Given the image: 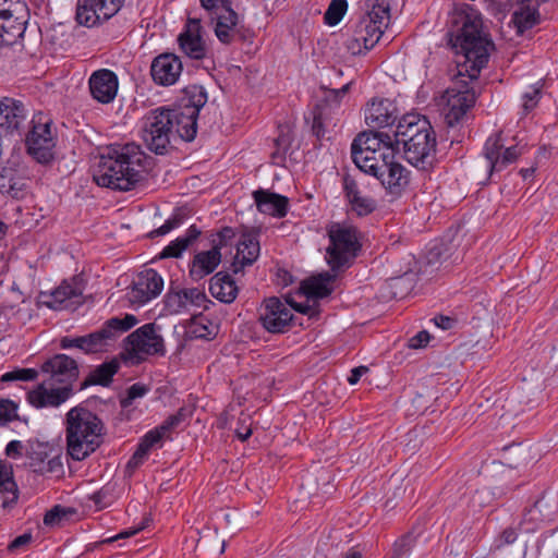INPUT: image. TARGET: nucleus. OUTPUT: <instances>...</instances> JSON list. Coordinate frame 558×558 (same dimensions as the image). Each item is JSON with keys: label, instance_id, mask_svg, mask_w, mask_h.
<instances>
[{"label": "nucleus", "instance_id": "obj_37", "mask_svg": "<svg viewBox=\"0 0 558 558\" xmlns=\"http://www.w3.org/2000/svg\"><path fill=\"white\" fill-rule=\"evenodd\" d=\"M355 29L365 37V41L368 48H374V46L379 41L380 37L384 34V28L381 26H377L369 20H361Z\"/></svg>", "mask_w": 558, "mask_h": 558}, {"label": "nucleus", "instance_id": "obj_44", "mask_svg": "<svg viewBox=\"0 0 558 558\" xmlns=\"http://www.w3.org/2000/svg\"><path fill=\"white\" fill-rule=\"evenodd\" d=\"M183 221H184V216L178 210V211L173 213L172 216L169 219H167L162 226L153 230L149 233V236L156 238V236L166 235L170 231L179 228L183 223Z\"/></svg>", "mask_w": 558, "mask_h": 558}, {"label": "nucleus", "instance_id": "obj_42", "mask_svg": "<svg viewBox=\"0 0 558 558\" xmlns=\"http://www.w3.org/2000/svg\"><path fill=\"white\" fill-rule=\"evenodd\" d=\"M415 543V537L411 533H407L399 537L393 546L391 558H407Z\"/></svg>", "mask_w": 558, "mask_h": 558}, {"label": "nucleus", "instance_id": "obj_57", "mask_svg": "<svg viewBox=\"0 0 558 558\" xmlns=\"http://www.w3.org/2000/svg\"><path fill=\"white\" fill-rule=\"evenodd\" d=\"M23 444L20 440H11L5 447V454L17 459L22 456Z\"/></svg>", "mask_w": 558, "mask_h": 558}, {"label": "nucleus", "instance_id": "obj_38", "mask_svg": "<svg viewBox=\"0 0 558 558\" xmlns=\"http://www.w3.org/2000/svg\"><path fill=\"white\" fill-rule=\"evenodd\" d=\"M327 278L319 276L318 278H312L306 281L303 286L304 292L314 298H325L330 294L331 290L329 288L330 276L326 275Z\"/></svg>", "mask_w": 558, "mask_h": 558}, {"label": "nucleus", "instance_id": "obj_29", "mask_svg": "<svg viewBox=\"0 0 558 558\" xmlns=\"http://www.w3.org/2000/svg\"><path fill=\"white\" fill-rule=\"evenodd\" d=\"M259 252L258 235L255 232H244L236 243L234 272L239 271L238 265L241 267L253 265L257 260Z\"/></svg>", "mask_w": 558, "mask_h": 558}, {"label": "nucleus", "instance_id": "obj_25", "mask_svg": "<svg viewBox=\"0 0 558 558\" xmlns=\"http://www.w3.org/2000/svg\"><path fill=\"white\" fill-rule=\"evenodd\" d=\"M343 192L351 210L357 216H367L375 210L376 202L362 194L357 182L350 174L343 177Z\"/></svg>", "mask_w": 558, "mask_h": 558}, {"label": "nucleus", "instance_id": "obj_47", "mask_svg": "<svg viewBox=\"0 0 558 558\" xmlns=\"http://www.w3.org/2000/svg\"><path fill=\"white\" fill-rule=\"evenodd\" d=\"M17 405L9 399H0V426L14 421L17 417Z\"/></svg>", "mask_w": 558, "mask_h": 558}, {"label": "nucleus", "instance_id": "obj_10", "mask_svg": "<svg viewBox=\"0 0 558 558\" xmlns=\"http://www.w3.org/2000/svg\"><path fill=\"white\" fill-rule=\"evenodd\" d=\"M183 93L180 105L173 109L181 117L179 125L185 129L183 132L185 142H192L197 133L199 111L207 102V93L201 85H190L184 88Z\"/></svg>", "mask_w": 558, "mask_h": 558}, {"label": "nucleus", "instance_id": "obj_8", "mask_svg": "<svg viewBox=\"0 0 558 558\" xmlns=\"http://www.w3.org/2000/svg\"><path fill=\"white\" fill-rule=\"evenodd\" d=\"M33 126L26 136L27 153L39 163H49L54 158L56 134L52 122L39 116L34 118Z\"/></svg>", "mask_w": 558, "mask_h": 558}, {"label": "nucleus", "instance_id": "obj_19", "mask_svg": "<svg viewBox=\"0 0 558 558\" xmlns=\"http://www.w3.org/2000/svg\"><path fill=\"white\" fill-rule=\"evenodd\" d=\"M88 86L95 100L100 104H110L117 96L118 76L111 70L100 69L90 75Z\"/></svg>", "mask_w": 558, "mask_h": 558}, {"label": "nucleus", "instance_id": "obj_17", "mask_svg": "<svg viewBox=\"0 0 558 558\" xmlns=\"http://www.w3.org/2000/svg\"><path fill=\"white\" fill-rule=\"evenodd\" d=\"M377 180L390 195L399 197L410 185L411 171L402 163L396 161L393 157L388 161L386 167L383 168Z\"/></svg>", "mask_w": 558, "mask_h": 558}, {"label": "nucleus", "instance_id": "obj_58", "mask_svg": "<svg viewBox=\"0 0 558 558\" xmlns=\"http://www.w3.org/2000/svg\"><path fill=\"white\" fill-rule=\"evenodd\" d=\"M434 323L440 329L449 330L454 327V325L457 324V320L449 316L438 315L434 318Z\"/></svg>", "mask_w": 558, "mask_h": 558}, {"label": "nucleus", "instance_id": "obj_51", "mask_svg": "<svg viewBox=\"0 0 558 558\" xmlns=\"http://www.w3.org/2000/svg\"><path fill=\"white\" fill-rule=\"evenodd\" d=\"M215 34L217 38L226 45H229L234 39V29L230 28L227 24H222V22H217L215 27Z\"/></svg>", "mask_w": 558, "mask_h": 558}, {"label": "nucleus", "instance_id": "obj_56", "mask_svg": "<svg viewBox=\"0 0 558 558\" xmlns=\"http://www.w3.org/2000/svg\"><path fill=\"white\" fill-rule=\"evenodd\" d=\"M106 499L107 492L105 489H100L90 496V500L94 502L97 510H102L109 506V501Z\"/></svg>", "mask_w": 558, "mask_h": 558}, {"label": "nucleus", "instance_id": "obj_4", "mask_svg": "<svg viewBox=\"0 0 558 558\" xmlns=\"http://www.w3.org/2000/svg\"><path fill=\"white\" fill-rule=\"evenodd\" d=\"M104 424L92 411L74 407L66 413V452L75 461H83L102 442Z\"/></svg>", "mask_w": 558, "mask_h": 558}, {"label": "nucleus", "instance_id": "obj_27", "mask_svg": "<svg viewBox=\"0 0 558 558\" xmlns=\"http://www.w3.org/2000/svg\"><path fill=\"white\" fill-rule=\"evenodd\" d=\"M386 147L396 151L395 137L384 132H363L353 140L351 151L386 153Z\"/></svg>", "mask_w": 558, "mask_h": 558}, {"label": "nucleus", "instance_id": "obj_28", "mask_svg": "<svg viewBox=\"0 0 558 558\" xmlns=\"http://www.w3.org/2000/svg\"><path fill=\"white\" fill-rule=\"evenodd\" d=\"M221 262V252L217 247L198 252L190 264L189 274L194 281L202 280L213 274Z\"/></svg>", "mask_w": 558, "mask_h": 558}, {"label": "nucleus", "instance_id": "obj_14", "mask_svg": "<svg viewBox=\"0 0 558 558\" xmlns=\"http://www.w3.org/2000/svg\"><path fill=\"white\" fill-rule=\"evenodd\" d=\"M41 372L48 375L49 386L72 387L78 377V366L74 359L66 354H56L41 365Z\"/></svg>", "mask_w": 558, "mask_h": 558}, {"label": "nucleus", "instance_id": "obj_7", "mask_svg": "<svg viewBox=\"0 0 558 558\" xmlns=\"http://www.w3.org/2000/svg\"><path fill=\"white\" fill-rule=\"evenodd\" d=\"M329 245L326 260L332 271H341L352 266L362 251V232L350 223L332 222L327 228Z\"/></svg>", "mask_w": 558, "mask_h": 558}, {"label": "nucleus", "instance_id": "obj_12", "mask_svg": "<svg viewBox=\"0 0 558 558\" xmlns=\"http://www.w3.org/2000/svg\"><path fill=\"white\" fill-rule=\"evenodd\" d=\"M125 0H78L76 21L80 25L94 27L114 16Z\"/></svg>", "mask_w": 558, "mask_h": 558}, {"label": "nucleus", "instance_id": "obj_6", "mask_svg": "<svg viewBox=\"0 0 558 558\" xmlns=\"http://www.w3.org/2000/svg\"><path fill=\"white\" fill-rule=\"evenodd\" d=\"M136 324L137 318L132 314H126L123 318L112 317L106 320L99 329L90 333L61 338L60 348L63 350L78 349L84 354L108 352L120 335L130 330Z\"/></svg>", "mask_w": 558, "mask_h": 558}, {"label": "nucleus", "instance_id": "obj_34", "mask_svg": "<svg viewBox=\"0 0 558 558\" xmlns=\"http://www.w3.org/2000/svg\"><path fill=\"white\" fill-rule=\"evenodd\" d=\"M81 295V289L68 282H63L50 294V301H47L46 304L52 310L61 311L68 308L70 305L69 303Z\"/></svg>", "mask_w": 558, "mask_h": 558}, {"label": "nucleus", "instance_id": "obj_32", "mask_svg": "<svg viewBox=\"0 0 558 558\" xmlns=\"http://www.w3.org/2000/svg\"><path fill=\"white\" fill-rule=\"evenodd\" d=\"M0 494L3 497V507L15 504L19 497L17 485L13 478V468L4 460H0Z\"/></svg>", "mask_w": 558, "mask_h": 558}, {"label": "nucleus", "instance_id": "obj_5", "mask_svg": "<svg viewBox=\"0 0 558 558\" xmlns=\"http://www.w3.org/2000/svg\"><path fill=\"white\" fill-rule=\"evenodd\" d=\"M179 120L181 117L173 108L162 106L148 111L142 119V138L147 148L165 155L175 136L185 142V129L179 125Z\"/></svg>", "mask_w": 558, "mask_h": 558}, {"label": "nucleus", "instance_id": "obj_40", "mask_svg": "<svg viewBox=\"0 0 558 558\" xmlns=\"http://www.w3.org/2000/svg\"><path fill=\"white\" fill-rule=\"evenodd\" d=\"M348 10L347 0H332L324 15L325 24L335 26L340 23Z\"/></svg>", "mask_w": 558, "mask_h": 558}, {"label": "nucleus", "instance_id": "obj_46", "mask_svg": "<svg viewBox=\"0 0 558 558\" xmlns=\"http://www.w3.org/2000/svg\"><path fill=\"white\" fill-rule=\"evenodd\" d=\"M185 420V414L183 409H180L177 413L168 416L159 426H157L161 433L170 438V434L173 429L179 427L183 421Z\"/></svg>", "mask_w": 558, "mask_h": 558}, {"label": "nucleus", "instance_id": "obj_60", "mask_svg": "<svg viewBox=\"0 0 558 558\" xmlns=\"http://www.w3.org/2000/svg\"><path fill=\"white\" fill-rule=\"evenodd\" d=\"M217 22H222V24H227L230 28L234 29L238 23V15L233 10L227 9V14L219 16Z\"/></svg>", "mask_w": 558, "mask_h": 558}, {"label": "nucleus", "instance_id": "obj_22", "mask_svg": "<svg viewBox=\"0 0 558 558\" xmlns=\"http://www.w3.org/2000/svg\"><path fill=\"white\" fill-rule=\"evenodd\" d=\"M202 26L198 20L189 19L178 41L182 51L192 59L201 60L206 56L205 43L201 35Z\"/></svg>", "mask_w": 558, "mask_h": 558}, {"label": "nucleus", "instance_id": "obj_33", "mask_svg": "<svg viewBox=\"0 0 558 558\" xmlns=\"http://www.w3.org/2000/svg\"><path fill=\"white\" fill-rule=\"evenodd\" d=\"M26 191L25 180L15 170L3 168L0 172V193L12 198H22Z\"/></svg>", "mask_w": 558, "mask_h": 558}, {"label": "nucleus", "instance_id": "obj_1", "mask_svg": "<svg viewBox=\"0 0 558 558\" xmlns=\"http://www.w3.org/2000/svg\"><path fill=\"white\" fill-rule=\"evenodd\" d=\"M449 43L456 54L457 73L441 95L440 104L448 125L453 126L474 107L475 84L495 44L484 27L482 14L470 5L454 13Z\"/></svg>", "mask_w": 558, "mask_h": 558}, {"label": "nucleus", "instance_id": "obj_18", "mask_svg": "<svg viewBox=\"0 0 558 558\" xmlns=\"http://www.w3.org/2000/svg\"><path fill=\"white\" fill-rule=\"evenodd\" d=\"M72 391L73 387L49 386L48 381L44 380L27 393V400L37 409L59 407L70 398Z\"/></svg>", "mask_w": 558, "mask_h": 558}, {"label": "nucleus", "instance_id": "obj_36", "mask_svg": "<svg viewBox=\"0 0 558 558\" xmlns=\"http://www.w3.org/2000/svg\"><path fill=\"white\" fill-rule=\"evenodd\" d=\"M293 135L288 126H280L279 134L274 140L275 150L270 155L271 162L276 166H283L290 150Z\"/></svg>", "mask_w": 558, "mask_h": 558}, {"label": "nucleus", "instance_id": "obj_9", "mask_svg": "<svg viewBox=\"0 0 558 558\" xmlns=\"http://www.w3.org/2000/svg\"><path fill=\"white\" fill-rule=\"evenodd\" d=\"M525 153V146L515 144L505 147L501 133L490 135L483 147L482 156L486 161V169L489 178L506 170L517 162L520 156Z\"/></svg>", "mask_w": 558, "mask_h": 558}, {"label": "nucleus", "instance_id": "obj_45", "mask_svg": "<svg viewBox=\"0 0 558 558\" xmlns=\"http://www.w3.org/2000/svg\"><path fill=\"white\" fill-rule=\"evenodd\" d=\"M345 47L348 51L353 56L362 54L372 48H368L365 37H362L360 33L354 28V32L350 38H348L345 43Z\"/></svg>", "mask_w": 558, "mask_h": 558}, {"label": "nucleus", "instance_id": "obj_35", "mask_svg": "<svg viewBox=\"0 0 558 558\" xmlns=\"http://www.w3.org/2000/svg\"><path fill=\"white\" fill-rule=\"evenodd\" d=\"M120 363L116 359L98 365L89 373L83 387H87L89 385L109 386L112 381V377L118 373Z\"/></svg>", "mask_w": 558, "mask_h": 558}, {"label": "nucleus", "instance_id": "obj_13", "mask_svg": "<svg viewBox=\"0 0 558 558\" xmlns=\"http://www.w3.org/2000/svg\"><path fill=\"white\" fill-rule=\"evenodd\" d=\"M129 352L141 359L143 355L163 354V339L157 333L155 324H145L126 337Z\"/></svg>", "mask_w": 558, "mask_h": 558}, {"label": "nucleus", "instance_id": "obj_50", "mask_svg": "<svg viewBox=\"0 0 558 558\" xmlns=\"http://www.w3.org/2000/svg\"><path fill=\"white\" fill-rule=\"evenodd\" d=\"M149 391L148 387L144 384L136 383L129 387L126 397L121 401L122 407H130L132 402L144 397Z\"/></svg>", "mask_w": 558, "mask_h": 558}, {"label": "nucleus", "instance_id": "obj_64", "mask_svg": "<svg viewBox=\"0 0 558 558\" xmlns=\"http://www.w3.org/2000/svg\"><path fill=\"white\" fill-rule=\"evenodd\" d=\"M228 3V0H201L202 7L208 11L226 8Z\"/></svg>", "mask_w": 558, "mask_h": 558}, {"label": "nucleus", "instance_id": "obj_2", "mask_svg": "<svg viewBox=\"0 0 558 558\" xmlns=\"http://www.w3.org/2000/svg\"><path fill=\"white\" fill-rule=\"evenodd\" d=\"M148 157L140 145H111L100 156L93 178L97 185L130 191L144 179Z\"/></svg>", "mask_w": 558, "mask_h": 558}, {"label": "nucleus", "instance_id": "obj_39", "mask_svg": "<svg viewBox=\"0 0 558 558\" xmlns=\"http://www.w3.org/2000/svg\"><path fill=\"white\" fill-rule=\"evenodd\" d=\"M363 20H369L375 25L381 26L385 29L390 20L389 4L385 1L373 3L371 11Z\"/></svg>", "mask_w": 558, "mask_h": 558}, {"label": "nucleus", "instance_id": "obj_49", "mask_svg": "<svg viewBox=\"0 0 558 558\" xmlns=\"http://www.w3.org/2000/svg\"><path fill=\"white\" fill-rule=\"evenodd\" d=\"M541 87L532 86L530 90L525 92L522 96L524 113L531 112L541 99Z\"/></svg>", "mask_w": 558, "mask_h": 558}, {"label": "nucleus", "instance_id": "obj_43", "mask_svg": "<svg viewBox=\"0 0 558 558\" xmlns=\"http://www.w3.org/2000/svg\"><path fill=\"white\" fill-rule=\"evenodd\" d=\"M38 377V372L35 368H15L7 372L1 376V381H33Z\"/></svg>", "mask_w": 558, "mask_h": 558}, {"label": "nucleus", "instance_id": "obj_26", "mask_svg": "<svg viewBox=\"0 0 558 558\" xmlns=\"http://www.w3.org/2000/svg\"><path fill=\"white\" fill-rule=\"evenodd\" d=\"M253 198L259 213L282 218L288 213L289 201L286 196L267 190H256Z\"/></svg>", "mask_w": 558, "mask_h": 558}, {"label": "nucleus", "instance_id": "obj_55", "mask_svg": "<svg viewBox=\"0 0 558 558\" xmlns=\"http://www.w3.org/2000/svg\"><path fill=\"white\" fill-rule=\"evenodd\" d=\"M31 541H32V534H29V533H24L22 535H19L8 545V550L13 553V551L26 546L27 544H29Z\"/></svg>", "mask_w": 558, "mask_h": 558}, {"label": "nucleus", "instance_id": "obj_53", "mask_svg": "<svg viewBox=\"0 0 558 558\" xmlns=\"http://www.w3.org/2000/svg\"><path fill=\"white\" fill-rule=\"evenodd\" d=\"M519 23L524 28H532L538 23L539 14L535 11L522 12L519 16Z\"/></svg>", "mask_w": 558, "mask_h": 558}, {"label": "nucleus", "instance_id": "obj_24", "mask_svg": "<svg viewBox=\"0 0 558 558\" xmlns=\"http://www.w3.org/2000/svg\"><path fill=\"white\" fill-rule=\"evenodd\" d=\"M352 159L356 167L374 178H378L383 168L386 167L388 161L395 157L393 149L386 147V153H373L369 150L365 151H351Z\"/></svg>", "mask_w": 558, "mask_h": 558}, {"label": "nucleus", "instance_id": "obj_21", "mask_svg": "<svg viewBox=\"0 0 558 558\" xmlns=\"http://www.w3.org/2000/svg\"><path fill=\"white\" fill-rule=\"evenodd\" d=\"M207 296L198 288L182 289L179 291H169L165 298V305L172 314L181 313L190 306L205 307Z\"/></svg>", "mask_w": 558, "mask_h": 558}, {"label": "nucleus", "instance_id": "obj_59", "mask_svg": "<svg viewBox=\"0 0 558 558\" xmlns=\"http://www.w3.org/2000/svg\"><path fill=\"white\" fill-rule=\"evenodd\" d=\"M147 458V454L145 452H142L141 449L137 447L131 459L129 460L126 468L128 469H136L138 468Z\"/></svg>", "mask_w": 558, "mask_h": 558}, {"label": "nucleus", "instance_id": "obj_41", "mask_svg": "<svg viewBox=\"0 0 558 558\" xmlns=\"http://www.w3.org/2000/svg\"><path fill=\"white\" fill-rule=\"evenodd\" d=\"M167 438L158 427L148 430L140 440L138 448L148 454L154 448H161L162 440Z\"/></svg>", "mask_w": 558, "mask_h": 558}, {"label": "nucleus", "instance_id": "obj_15", "mask_svg": "<svg viewBox=\"0 0 558 558\" xmlns=\"http://www.w3.org/2000/svg\"><path fill=\"white\" fill-rule=\"evenodd\" d=\"M162 289V277L155 269L148 268L137 275L128 292V298L134 305H144L157 298Z\"/></svg>", "mask_w": 558, "mask_h": 558}, {"label": "nucleus", "instance_id": "obj_48", "mask_svg": "<svg viewBox=\"0 0 558 558\" xmlns=\"http://www.w3.org/2000/svg\"><path fill=\"white\" fill-rule=\"evenodd\" d=\"M235 239V230L231 227H223L213 240V247H217L219 252L228 245H231Z\"/></svg>", "mask_w": 558, "mask_h": 558}, {"label": "nucleus", "instance_id": "obj_16", "mask_svg": "<svg viewBox=\"0 0 558 558\" xmlns=\"http://www.w3.org/2000/svg\"><path fill=\"white\" fill-rule=\"evenodd\" d=\"M183 71L181 59L170 52L155 57L150 64V76L156 85L168 87L174 85Z\"/></svg>", "mask_w": 558, "mask_h": 558}, {"label": "nucleus", "instance_id": "obj_62", "mask_svg": "<svg viewBox=\"0 0 558 558\" xmlns=\"http://www.w3.org/2000/svg\"><path fill=\"white\" fill-rule=\"evenodd\" d=\"M247 417H245L242 422V420L239 421V424L242 423V426L240 427H236L235 428V434H236V437L241 440V441H245L250 438V436L252 435V428L250 425H244V423L246 422Z\"/></svg>", "mask_w": 558, "mask_h": 558}, {"label": "nucleus", "instance_id": "obj_3", "mask_svg": "<svg viewBox=\"0 0 558 558\" xmlns=\"http://www.w3.org/2000/svg\"><path fill=\"white\" fill-rule=\"evenodd\" d=\"M436 135L429 121L418 114H405L395 131L396 151H403L404 159L421 170H427L435 161Z\"/></svg>", "mask_w": 558, "mask_h": 558}, {"label": "nucleus", "instance_id": "obj_11", "mask_svg": "<svg viewBox=\"0 0 558 558\" xmlns=\"http://www.w3.org/2000/svg\"><path fill=\"white\" fill-rule=\"evenodd\" d=\"M262 326L271 333L287 332L294 324L292 308L279 298L266 299L259 310Z\"/></svg>", "mask_w": 558, "mask_h": 558}, {"label": "nucleus", "instance_id": "obj_30", "mask_svg": "<svg viewBox=\"0 0 558 558\" xmlns=\"http://www.w3.org/2000/svg\"><path fill=\"white\" fill-rule=\"evenodd\" d=\"M209 291L214 298L222 303H232L239 293L238 286L233 278L222 271L217 272L210 279Z\"/></svg>", "mask_w": 558, "mask_h": 558}, {"label": "nucleus", "instance_id": "obj_31", "mask_svg": "<svg viewBox=\"0 0 558 558\" xmlns=\"http://www.w3.org/2000/svg\"><path fill=\"white\" fill-rule=\"evenodd\" d=\"M202 231L196 225H192L181 236L171 241L163 250L159 253L160 258H179L182 256L190 246H192L199 238Z\"/></svg>", "mask_w": 558, "mask_h": 558}, {"label": "nucleus", "instance_id": "obj_20", "mask_svg": "<svg viewBox=\"0 0 558 558\" xmlns=\"http://www.w3.org/2000/svg\"><path fill=\"white\" fill-rule=\"evenodd\" d=\"M26 116L22 101L8 97L0 99V137L7 138L17 131Z\"/></svg>", "mask_w": 558, "mask_h": 558}, {"label": "nucleus", "instance_id": "obj_61", "mask_svg": "<svg viewBox=\"0 0 558 558\" xmlns=\"http://www.w3.org/2000/svg\"><path fill=\"white\" fill-rule=\"evenodd\" d=\"M368 372L366 366H357L351 369L350 375L348 377V381L350 385H356L361 377Z\"/></svg>", "mask_w": 558, "mask_h": 558}, {"label": "nucleus", "instance_id": "obj_63", "mask_svg": "<svg viewBox=\"0 0 558 558\" xmlns=\"http://www.w3.org/2000/svg\"><path fill=\"white\" fill-rule=\"evenodd\" d=\"M518 538V533L513 527H507L500 534V539L505 545L513 544Z\"/></svg>", "mask_w": 558, "mask_h": 558}, {"label": "nucleus", "instance_id": "obj_23", "mask_svg": "<svg viewBox=\"0 0 558 558\" xmlns=\"http://www.w3.org/2000/svg\"><path fill=\"white\" fill-rule=\"evenodd\" d=\"M397 119V107L389 99H373L365 109V122L371 128H385Z\"/></svg>", "mask_w": 558, "mask_h": 558}, {"label": "nucleus", "instance_id": "obj_54", "mask_svg": "<svg viewBox=\"0 0 558 558\" xmlns=\"http://www.w3.org/2000/svg\"><path fill=\"white\" fill-rule=\"evenodd\" d=\"M430 341V335L426 330L418 331L410 339V348H424Z\"/></svg>", "mask_w": 558, "mask_h": 558}, {"label": "nucleus", "instance_id": "obj_52", "mask_svg": "<svg viewBox=\"0 0 558 558\" xmlns=\"http://www.w3.org/2000/svg\"><path fill=\"white\" fill-rule=\"evenodd\" d=\"M312 131H313V134L318 140H322V138L325 137V121H324V118H323V111L322 110L317 109L314 112Z\"/></svg>", "mask_w": 558, "mask_h": 558}]
</instances>
